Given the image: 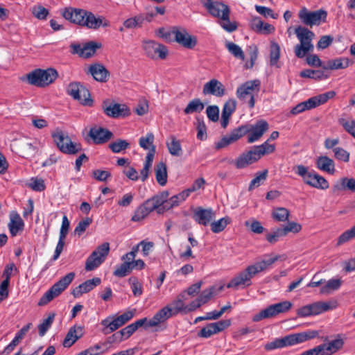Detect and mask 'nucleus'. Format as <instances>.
Masks as SVG:
<instances>
[{
  "mask_svg": "<svg viewBox=\"0 0 355 355\" xmlns=\"http://www.w3.org/2000/svg\"><path fill=\"white\" fill-rule=\"evenodd\" d=\"M278 257H270L257 261L248 266L244 270L235 275L227 284V288L238 289L246 288L252 284V278L260 272L267 269L268 267L277 261Z\"/></svg>",
  "mask_w": 355,
  "mask_h": 355,
  "instance_id": "1",
  "label": "nucleus"
},
{
  "mask_svg": "<svg viewBox=\"0 0 355 355\" xmlns=\"http://www.w3.org/2000/svg\"><path fill=\"white\" fill-rule=\"evenodd\" d=\"M275 150V146L268 144V140H267L261 145L254 146L248 151L243 153L235 161H232V162L234 163L236 168H244L257 162L261 157L273 153Z\"/></svg>",
  "mask_w": 355,
  "mask_h": 355,
  "instance_id": "2",
  "label": "nucleus"
},
{
  "mask_svg": "<svg viewBox=\"0 0 355 355\" xmlns=\"http://www.w3.org/2000/svg\"><path fill=\"white\" fill-rule=\"evenodd\" d=\"M160 36L168 42H176L183 47L192 49L197 44V37L191 35L184 28L173 27L169 31L159 29Z\"/></svg>",
  "mask_w": 355,
  "mask_h": 355,
  "instance_id": "3",
  "label": "nucleus"
},
{
  "mask_svg": "<svg viewBox=\"0 0 355 355\" xmlns=\"http://www.w3.org/2000/svg\"><path fill=\"white\" fill-rule=\"evenodd\" d=\"M295 33L300 41V44L295 46V54L297 58H302L308 52L313 51L312 40L315 34L308 28L300 26L295 28Z\"/></svg>",
  "mask_w": 355,
  "mask_h": 355,
  "instance_id": "4",
  "label": "nucleus"
},
{
  "mask_svg": "<svg viewBox=\"0 0 355 355\" xmlns=\"http://www.w3.org/2000/svg\"><path fill=\"white\" fill-rule=\"evenodd\" d=\"M58 76L57 71L53 68L37 69L27 74V80L32 85L44 87L53 83Z\"/></svg>",
  "mask_w": 355,
  "mask_h": 355,
  "instance_id": "5",
  "label": "nucleus"
},
{
  "mask_svg": "<svg viewBox=\"0 0 355 355\" xmlns=\"http://www.w3.org/2000/svg\"><path fill=\"white\" fill-rule=\"evenodd\" d=\"M295 171L297 175L302 178L303 182L306 184L311 187L325 190L329 187L325 178L314 171H309L308 168L303 165H297L295 168Z\"/></svg>",
  "mask_w": 355,
  "mask_h": 355,
  "instance_id": "6",
  "label": "nucleus"
},
{
  "mask_svg": "<svg viewBox=\"0 0 355 355\" xmlns=\"http://www.w3.org/2000/svg\"><path fill=\"white\" fill-rule=\"evenodd\" d=\"M52 137L59 150L65 154L74 155L82 150L80 143L73 142L68 134L60 129L52 133Z\"/></svg>",
  "mask_w": 355,
  "mask_h": 355,
  "instance_id": "7",
  "label": "nucleus"
},
{
  "mask_svg": "<svg viewBox=\"0 0 355 355\" xmlns=\"http://www.w3.org/2000/svg\"><path fill=\"white\" fill-rule=\"evenodd\" d=\"M74 277L75 273L71 272L62 277L43 295L39 300L38 305L44 306L58 296L71 283Z\"/></svg>",
  "mask_w": 355,
  "mask_h": 355,
  "instance_id": "8",
  "label": "nucleus"
},
{
  "mask_svg": "<svg viewBox=\"0 0 355 355\" xmlns=\"http://www.w3.org/2000/svg\"><path fill=\"white\" fill-rule=\"evenodd\" d=\"M135 310H130L120 315H111L101 320V324L104 327L103 331L107 334L112 333L130 321L135 315Z\"/></svg>",
  "mask_w": 355,
  "mask_h": 355,
  "instance_id": "9",
  "label": "nucleus"
},
{
  "mask_svg": "<svg viewBox=\"0 0 355 355\" xmlns=\"http://www.w3.org/2000/svg\"><path fill=\"white\" fill-rule=\"evenodd\" d=\"M336 95L334 91H330L318 96L309 98L307 101L302 102L294 107L291 113L293 115L298 114L306 110H311L322 104L326 103L329 99L332 98Z\"/></svg>",
  "mask_w": 355,
  "mask_h": 355,
  "instance_id": "10",
  "label": "nucleus"
},
{
  "mask_svg": "<svg viewBox=\"0 0 355 355\" xmlns=\"http://www.w3.org/2000/svg\"><path fill=\"white\" fill-rule=\"evenodd\" d=\"M109 252V243L105 242L98 245L86 259L85 270L92 271L99 267L104 262Z\"/></svg>",
  "mask_w": 355,
  "mask_h": 355,
  "instance_id": "11",
  "label": "nucleus"
},
{
  "mask_svg": "<svg viewBox=\"0 0 355 355\" xmlns=\"http://www.w3.org/2000/svg\"><path fill=\"white\" fill-rule=\"evenodd\" d=\"M291 306L292 304L289 301H284L270 305L265 309L261 310L259 313L255 314L252 318V320L254 322H259L263 319L275 317L279 313L288 311Z\"/></svg>",
  "mask_w": 355,
  "mask_h": 355,
  "instance_id": "12",
  "label": "nucleus"
},
{
  "mask_svg": "<svg viewBox=\"0 0 355 355\" xmlns=\"http://www.w3.org/2000/svg\"><path fill=\"white\" fill-rule=\"evenodd\" d=\"M260 81L258 80L247 81L237 88L236 96L241 101L249 98L248 102L250 108L254 106V92H259Z\"/></svg>",
  "mask_w": 355,
  "mask_h": 355,
  "instance_id": "13",
  "label": "nucleus"
},
{
  "mask_svg": "<svg viewBox=\"0 0 355 355\" xmlns=\"http://www.w3.org/2000/svg\"><path fill=\"white\" fill-rule=\"evenodd\" d=\"M161 203H162V201L157 198L153 197L148 199L136 209L131 220L134 222L142 220L153 211L156 210L157 211V208Z\"/></svg>",
  "mask_w": 355,
  "mask_h": 355,
  "instance_id": "14",
  "label": "nucleus"
},
{
  "mask_svg": "<svg viewBox=\"0 0 355 355\" xmlns=\"http://www.w3.org/2000/svg\"><path fill=\"white\" fill-rule=\"evenodd\" d=\"M168 193L166 191L153 196V198H157L159 200L162 201V203H161L157 208L158 214H162L166 210L178 207L180 202L184 201L187 198L183 191L172 196L169 199H168Z\"/></svg>",
  "mask_w": 355,
  "mask_h": 355,
  "instance_id": "15",
  "label": "nucleus"
},
{
  "mask_svg": "<svg viewBox=\"0 0 355 355\" xmlns=\"http://www.w3.org/2000/svg\"><path fill=\"white\" fill-rule=\"evenodd\" d=\"M327 15V12L323 10L309 11L305 8L300 10L298 15L301 21L310 27L318 26L322 21H325Z\"/></svg>",
  "mask_w": 355,
  "mask_h": 355,
  "instance_id": "16",
  "label": "nucleus"
},
{
  "mask_svg": "<svg viewBox=\"0 0 355 355\" xmlns=\"http://www.w3.org/2000/svg\"><path fill=\"white\" fill-rule=\"evenodd\" d=\"M67 92L69 95L83 105H91L92 103L89 90L78 83H70Z\"/></svg>",
  "mask_w": 355,
  "mask_h": 355,
  "instance_id": "17",
  "label": "nucleus"
},
{
  "mask_svg": "<svg viewBox=\"0 0 355 355\" xmlns=\"http://www.w3.org/2000/svg\"><path fill=\"white\" fill-rule=\"evenodd\" d=\"M248 130V143L259 141L269 129V124L265 120H259L253 125H245Z\"/></svg>",
  "mask_w": 355,
  "mask_h": 355,
  "instance_id": "18",
  "label": "nucleus"
},
{
  "mask_svg": "<svg viewBox=\"0 0 355 355\" xmlns=\"http://www.w3.org/2000/svg\"><path fill=\"white\" fill-rule=\"evenodd\" d=\"M330 304V302H316L301 307L297 310V314L300 317L316 315L333 309Z\"/></svg>",
  "mask_w": 355,
  "mask_h": 355,
  "instance_id": "19",
  "label": "nucleus"
},
{
  "mask_svg": "<svg viewBox=\"0 0 355 355\" xmlns=\"http://www.w3.org/2000/svg\"><path fill=\"white\" fill-rule=\"evenodd\" d=\"M143 49L146 55L152 59H165L168 53L165 46L153 40L144 42Z\"/></svg>",
  "mask_w": 355,
  "mask_h": 355,
  "instance_id": "20",
  "label": "nucleus"
},
{
  "mask_svg": "<svg viewBox=\"0 0 355 355\" xmlns=\"http://www.w3.org/2000/svg\"><path fill=\"white\" fill-rule=\"evenodd\" d=\"M70 47L72 54H78L81 58H88L95 53L96 49L101 47V44L95 42H89L83 45L73 43Z\"/></svg>",
  "mask_w": 355,
  "mask_h": 355,
  "instance_id": "21",
  "label": "nucleus"
},
{
  "mask_svg": "<svg viewBox=\"0 0 355 355\" xmlns=\"http://www.w3.org/2000/svg\"><path fill=\"white\" fill-rule=\"evenodd\" d=\"M231 324L230 320H222L216 322L209 323L201 329L198 333V336L208 338L211 336L223 331Z\"/></svg>",
  "mask_w": 355,
  "mask_h": 355,
  "instance_id": "22",
  "label": "nucleus"
},
{
  "mask_svg": "<svg viewBox=\"0 0 355 355\" xmlns=\"http://www.w3.org/2000/svg\"><path fill=\"white\" fill-rule=\"evenodd\" d=\"M173 315H174L172 312V308H171V306H166L156 313L151 319L149 320H147L146 328L156 327L159 324L164 322Z\"/></svg>",
  "mask_w": 355,
  "mask_h": 355,
  "instance_id": "23",
  "label": "nucleus"
},
{
  "mask_svg": "<svg viewBox=\"0 0 355 355\" xmlns=\"http://www.w3.org/2000/svg\"><path fill=\"white\" fill-rule=\"evenodd\" d=\"M248 129L245 125H241L234 130L229 135H226L216 144L217 148H224L232 144L248 133Z\"/></svg>",
  "mask_w": 355,
  "mask_h": 355,
  "instance_id": "24",
  "label": "nucleus"
},
{
  "mask_svg": "<svg viewBox=\"0 0 355 355\" xmlns=\"http://www.w3.org/2000/svg\"><path fill=\"white\" fill-rule=\"evenodd\" d=\"M85 12V10L82 9H75L69 7L64 8L62 10L61 13L65 19L73 24L83 26Z\"/></svg>",
  "mask_w": 355,
  "mask_h": 355,
  "instance_id": "25",
  "label": "nucleus"
},
{
  "mask_svg": "<svg viewBox=\"0 0 355 355\" xmlns=\"http://www.w3.org/2000/svg\"><path fill=\"white\" fill-rule=\"evenodd\" d=\"M16 149L22 157L30 159L34 157L37 153V147L27 140H21L16 144Z\"/></svg>",
  "mask_w": 355,
  "mask_h": 355,
  "instance_id": "26",
  "label": "nucleus"
},
{
  "mask_svg": "<svg viewBox=\"0 0 355 355\" xmlns=\"http://www.w3.org/2000/svg\"><path fill=\"white\" fill-rule=\"evenodd\" d=\"M103 110L106 115L112 118L125 117L130 114L129 108L124 104L111 103Z\"/></svg>",
  "mask_w": 355,
  "mask_h": 355,
  "instance_id": "27",
  "label": "nucleus"
},
{
  "mask_svg": "<svg viewBox=\"0 0 355 355\" xmlns=\"http://www.w3.org/2000/svg\"><path fill=\"white\" fill-rule=\"evenodd\" d=\"M202 93L205 95L210 94L216 97H221L225 95V88L218 80L211 79L204 85Z\"/></svg>",
  "mask_w": 355,
  "mask_h": 355,
  "instance_id": "28",
  "label": "nucleus"
},
{
  "mask_svg": "<svg viewBox=\"0 0 355 355\" xmlns=\"http://www.w3.org/2000/svg\"><path fill=\"white\" fill-rule=\"evenodd\" d=\"M89 135L95 144H100L110 140L113 134L107 129L96 126L90 129Z\"/></svg>",
  "mask_w": 355,
  "mask_h": 355,
  "instance_id": "29",
  "label": "nucleus"
},
{
  "mask_svg": "<svg viewBox=\"0 0 355 355\" xmlns=\"http://www.w3.org/2000/svg\"><path fill=\"white\" fill-rule=\"evenodd\" d=\"M193 218L200 225L207 226L215 218V212L212 209L198 207L195 210Z\"/></svg>",
  "mask_w": 355,
  "mask_h": 355,
  "instance_id": "30",
  "label": "nucleus"
},
{
  "mask_svg": "<svg viewBox=\"0 0 355 355\" xmlns=\"http://www.w3.org/2000/svg\"><path fill=\"white\" fill-rule=\"evenodd\" d=\"M205 7L212 16L219 19L222 16H227V13H230L228 6L220 2L208 0L205 3Z\"/></svg>",
  "mask_w": 355,
  "mask_h": 355,
  "instance_id": "31",
  "label": "nucleus"
},
{
  "mask_svg": "<svg viewBox=\"0 0 355 355\" xmlns=\"http://www.w3.org/2000/svg\"><path fill=\"white\" fill-rule=\"evenodd\" d=\"M101 282L99 277H94L93 279L85 281L80 284L78 286L73 288L72 295L74 297L77 298L80 297L83 294L87 293L93 290L96 286H98Z\"/></svg>",
  "mask_w": 355,
  "mask_h": 355,
  "instance_id": "32",
  "label": "nucleus"
},
{
  "mask_svg": "<svg viewBox=\"0 0 355 355\" xmlns=\"http://www.w3.org/2000/svg\"><path fill=\"white\" fill-rule=\"evenodd\" d=\"M88 72L92 76L95 80L100 83L107 82L110 76V73L107 69L99 63L91 64L89 67Z\"/></svg>",
  "mask_w": 355,
  "mask_h": 355,
  "instance_id": "33",
  "label": "nucleus"
},
{
  "mask_svg": "<svg viewBox=\"0 0 355 355\" xmlns=\"http://www.w3.org/2000/svg\"><path fill=\"white\" fill-rule=\"evenodd\" d=\"M83 26H86L92 29H98L101 26L106 27L109 26V23L102 17H96L91 12H85L84 17Z\"/></svg>",
  "mask_w": 355,
  "mask_h": 355,
  "instance_id": "34",
  "label": "nucleus"
},
{
  "mask_svg": "<svg viewBox=\"0 0 355 355\" xmlns=\"http://www.w3.org/2000/svg\"><path fill=\"white\" fill-rule=\"evenodd\" d=\"M291 334L286 336L283 338H276L271 342L267 343L264 345V349L266 351H272L276 349H281L286 347L293 346L294 343L292 339Z\"/></svg>",
  "mask_w": 355,
  "mask_h": 355,
  "instance_id": "35",
  "label": "nucleus"
},
{
  "mask_svg": "<svg viewBox=\"0 0 355 355\" xmlns=\"http://www.w3.org/2000/svg\"><path fill=\"white\" fill-rule=\"evenodd\" d=\"M83 336V329L80 326L71 327L63 340L64 347H70L77 340Z\"/></svg>",
  "mask_w": 355,
  "mask_h": 355,
  "instance_id": "36",
  "label": "nucleus"
},
{
  "mask_svg": "<svg viewBox=\"0 0 355 355\" xmlns=\"http://www.w3.org/2000/svg\"><path fill=\"white\" fill-rule=\"evenodd\" d=\"M344 190H349L352 193L355 192L354 178H342L336 181L332 187V191L335 193Z\"/></svg>",
  "mask_w": 355,
  "mask_h": 355,
  "instance_id": "37",
  "label": "nucleus"
},
{
  "mask_svg": "<svg viewBox=\"0 0 355 355\" xmlns=\"http://www.w3.org/2000/svg\"><path fill=\"white\" fill-rule=\"evenodd\" d=\"M236 103L234 99L228 100L223 107L220 123L221 126L225 128L229 123L230 118L236 110Z\"/></svg>",
  "mask_w": 355,
  "mask_h": 355,
  "instance_id": "38",
  "label": "nucleus"
},
{
  "mask_svg": "<svg viewBox=\"0 0 355 355\" xmlns=\"http://www.w3.org/2000/svg\"><path fill=\"white\" fill-rule=\"evenodd\" d=\"M24 227V223L21 216L16 212H12L10 215V223L8 227L12 236H16L19 232H21Z\"/></svg>",
  "mask_w": 355,
  "mask_h": 355,
  "instance_id": "39",
  "label": "nucleus"
},
{
  "mask_svg": "<svg viewBox=\"0 0 355 355\" xmlns=\"http://www.w3.org/2000/svg\"><path fill=\"white\" fill-rule=\"evenodd\" d=\"M147 322V318H144L140 320L135 321V322L126 326L123 329L119 331L123 340H126L130 338L139 327L144 326L146 327V323Z\"/></svg>",
  "mask_w": 355,
  "mask_h": 355,
  "instance_id": "40",
  "label": "nucleus"
},
{
  "mask_svg": "<svg viewBox=\"0 0 355 355\" xmlns=\"http://www.w3.org/2000/svg\"><path fill=\"white\" fill-rule=\"evenodd\" d=\"M351 61L347 58H338L329 60L325 65L322 67L324 69L336 70L345 69L349 66Z\"/></svg>",
  "mask_w": 355,
  "mask_h": 355,
  "instance_id": "41",
  "label": "nucleus"
},
{
  "mask_svg": "<svg viewBox=\"0 0 355 355\" xmlns=\"http://www.w3.org/2000/svg\"><path fill=\"white\" fill-rule=\"evenodd\" d=\"M316 166L320 170L327 172L330 174H334L335 172V166L333 159L327 156L319 157L316 160Z\"/></svg>",
  "mask_w": 355,
  "mask_h": 355,
  "instance_id": "42",
  "label": "nucleus"
},
{
  "mask_svg": "<svg viewBox=\"0 0 355 355\" xmlns=\"http://www.w3.org/2000/svg\"><path fill=\"white\" fill-rule=\"evenodd\" d=\"M155 178L158 184L164 186L167 182V167L165 163L159 162L155 168Z\"/></svg>",
  "mask_w": 355,
  "mask_h": 355,
  "instance_id": "43",
  "label": "nucleus"
},
{
  "mask_svg": "<svg viewBox=\"0 0 355 355\" xmlns=\"http://www.w3.org/2000/svg\"><path fill=\"white\" fill-rule=\"evenodd\" d=\"M169 153L173 156L180 157L182 154L180 141L175 136H171L166 143Z\"/></svg>",
  "mask_w": 355,
  "mask_h": 355,
  "instance_id": "44",
  "label": "nucleus"
},
{
  "mask_svg": "<svg viewBox=\"0 0 355 355\" xmlns=\"http://www.w3.org/2000/svg\"><path fill=\"white\" fill-rule=\"evenodd\" d=\"M318 336V332L317 331H308L291 334L294 345L313 339Z\"/></svg>",
  "mask_w": 355,
  "mask_h": 355,
  "instance_id": "45",
  "label": "nucleus"
},
{
  "mask_svg": "<svg viewBox=\"0 0 355 355\" xmlns=\"http://www.w3.org/2000/svg\"><path fill=\"white\" fill-rule=\"evenodd\" d=\"M205 107L204 104L199 98H195L191 101L187 106L184 110L186 114H191L193 112H200Z\"/></svg>",
  "mask_w": 355,
  "mask_h": 355,
  "instance_id": "46",
  "label": "nucleus"
},
{
  "mask_svg": "<svg viewBox=\"0 0 355 355\" xmlns=\"http://www.w3.org/2000/svg\"><path fill=\"white\" fill-rule=\"evenodd\" d=\"M268 170L265 169L261 172H257L255 174L254 178H253L249 185L248 190L252 191L254 189L259 187L263 182L266 180L268 176Z\"/></svg>",
  "mask_w": 355,
  "mask_h": 355,
  "instance_id": "47",
  "label": "nucleus"
},
{
  "mask_svg": "<svg viewBox=\"0 0 355 355\" xmlns=\"http://www.w3.org/2000/svg\"><path fill=\"white\" fill-rule=\"evenodd\" d=\"M342 284V281L340 279H329L325 285L322 286L320 293L322 294H328L333 291L338 290Z\"/></svg>",
  "mask_w": 355,
  "mask_h": 355,
  "instance_id": "48",
  "label": "nucleus"
},
{
  "mask_svg": "<svg viewBox=\"0 0 355 355\" xmlns=\"http://www.w3.org/2000/svg\"><path fill=\"white\" fill-rule=\"evenodd\" d=\"M230 221L231 220L228 216L223 217L211 223V230L214 233H219L225 230L227 225L230 223Z\"/></svg>",
  "mask_w": 355,
  "mask_h": 355,
  "instance_id": "49",
  "label": "nucleus"
},
{
  "mask_svg": "<svg viewBox=\"0 0 355 355\" xmlns=\"http://www.w3.org/2000/svg\"><path fill=\"white\" fill-rule=\"evenodd\" d=\"M290 215L289 211L284 207H278L273 210L272 213V218L279 222H285L288 220Z\"/></svg>",
  "mask_w": 355,
  "mask_h": 355,
  "instance_id": "50",
  "label": "nucleus"
},
{
  "mask_svg": "<svg viewBox=\"0 0 355 355\" xmlns=\"http://www.w3.org/2000/svg\"><path fill=\"white\" fill-rule=\"evenodd\" d=\"M225 47L235 58H239L242 60L245 59L244 53L239 45L232 42H226Z\"/></svg>",
  "mask_w": 355,
  "mask_h": 355,
  "instance_id": "51",
  "label": "nucleus"
},
{
  "mask_svg": "<svg viewBox=\"0 0 355 355\" xmlns=\"http://www.w3.org/2000/svg\"><path fill=\"white\" fill-rule=\"evenodd\" d=\"M55 316V314L54 313L49 314L47 318L43 320V321L39 324L38 329L40 336H44L48 329L51 327L53 322Z\"/></svg>",
  "mask_w": 355,
  "mask_h": 355,
  "instance_id": "52",
  "label": "nucleus"
},
{
  "mask_svg": "<svg viewBox=\"0 0 355 355\" xmlns=\"http://www.w3.org/2000/svg\"><path fill=\"white\" fill-rule=\"evenodd\" d=\"M144 21V16L143 15H139L135 17L126 19L123 25L127 28H134L136 27L141 26Z\"/></svg>",
  "mask_w": 355,
  "mask_h": 355,
  "instance_id": "53",
  "label": "nucleus"
},
{
  "mask_svg": "<svg viewBox=\"0 0 355 355\" xmlns=\"http://www.w3.org/2000/svg\"><path fill=\"white\" fill-rule=\"evenodd\" d=\"M280 57V47L276 42H272L270 53V65H276Z\"/></svg>",
  "mask_w": 355,
  "mask_h": 355,
  "instance_id": "54",
  "label": "nucleus"
},
{
  "mask_svg": "<svg viewBox=\"0 0 355 355\" xmlns=\"http://www.w3.org/2000/svg\"><path fill=\"white\" fill-rule=\"evenodd\" d=\"M130 146V144L123 139H118L114 142L110 144L109 147L112 150V151L114 153H118L128 148Z\"/></svg>",
  "mask_w": 355,
  "mask_h": 355,
  "instance_id": "55",
  "label": "nucleus"
},
{
  "mask_svg": "<svg viewBox=\"0 0 355 355\" xmlns=\"http://www.w3.org/2000/svg\"><path fill=\"white\" fill-rule=\"evenodd\" d=\"M132 270V268L129 266V263H123L116 266L113 275L118 277H123L128 275Z\"/></svg>",
  "mask_w": 355,
  "mask_h": 355,
  "instance_id": "56",
  "label": "nucleus"
},
{
  "mask_svg": "<svg viewBox=\"0 0 355 355\" xmlns=\"http://www.w3.org/2000/svg\"><path fill=\"white\" fill-rule=\"evenodd\" d=\"M220 20V25L226 31L231 33L236 29V24L230 20V13H227V16H222Z\"/></svg>",
  "mask_w": 355,
  "mask_h": 355,
  "instance_id": "57",
  "label": "nucleus"
},
{
  "mask_svg": "<svg viewBox=\"0 0 355 355\" xmlns=\"http://www.w3.org/2000/svg\"><path fill=\"white\" fill-rule=\"evenodd\" d=\"M154 135L153 133L149 132L145 137H142L139 139V145L141 148L145 150H150L153 145Z\"/></svg>",
  "mask_w": 355,
  "mask_h": 355,
  "instance_id": "58",
  "label": "nucleus"
},
{
  "mask_svg": "<svg viewBox=\"0 0 355 355\" xmlns=\"http://www.w3.org/2000/svg\"><path fill=\"white\" fill-rule=\"evenodd\" d=\"M286 234L284 231L283 227L277 228L274 230L271 233H269L266 235L267 241L270 243H276L280 237L285 236Z\"/></svg>",
  "mask_w": 355,
  "mask_h": 355,
  "instance_id": "59",
  "label": "nucleus"
},
{
  "mask_svg": "<svg viewBox=\"0 0 355 355\" xmlns=\"http://www.w3.org/2000/svg\"><path fill=\"white\" fill-rule=\"evenodd\" d=\"M339 123L355 139V121L340 119Z\"/></svg>",
  "mask_w": 355,
  "mask_h": 355,
  "instance_id": "60",
  "label": "nucleus"
},
{
  "mask_svg": "<svg viewBox=\"0 0 355 355\" xmlns=\"http://www.w3.org/2000/svg\"><path fill=\"white\" fill-rule=\"evenodd\" d=\"M355 238V225L351 229L344 232L338 238V244L345 243Z\"/></svg>",
  "mask_w": 355,
  "mask_h": 355,
  "instance_id": "61",
  "label": "nucleus"
},
{
  "mask_svg": "<svg viewBox=\"0 0 355 355\" xmlns=\"http://www.w3.org/2000/svg\"><path fill=\"white\" fill-rule=\"evenodd\" d=\"M355 238V225L351 229L344 232L338 238V244L345 243Z\"/></svg>",
  "mask_w": 355,
  "mask_h": 355,
  "instance_id": "62",
  "label": "nucleus"
},
{
  "mask_svg": "<svg viewBox=\"0 0 355 355\" xmlns=\"http://www.w3.org/2000/svg\"><path fill=\"white\" fill-rule=\"evenodd\" d=\"M333 151L334 153V157L336 159L345 162H349V153L345 149L340 147H336L333 149Z\"/></svg>",
  "mask_w": 355,
  "mask_h": 355,
  "instance_id": "63",
  "label": "nucleus"
},
{
  "mask_svg": "<svg viewBox=\"0 0 355 355\" xmlns=\"http://www.w3.org/2000/svg\"><path fill=\"white\" fill-rule=\"evenodd\" d=\"M92 222V220L90 218H86L85 219L80 221L74 230V234L80 236L89 226Z\"/></svg>",
  "mask_w": 355,
  "mask_h": 355,
  "instance_id": "64",
  "label": "nucleus"
}]
</instances>
